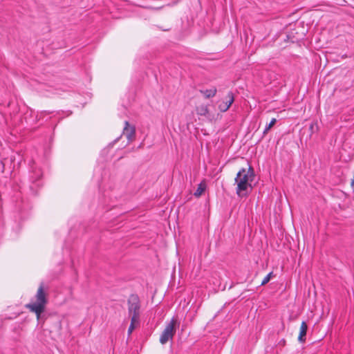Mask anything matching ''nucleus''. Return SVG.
I'll return each instance as SVG.
<instances>
[{"mask_svg": "<svg viewBox=\"0 0 354 354\" xmlns=\"http://www.w3.org/2000/svg\"><path fill=\"white\" fill-rule=\"evenodd\" d=\"M254 179L253 169L250 167L248 169H241L236 174L235 183L236 184V194L243 197L247 195L248 189L252 187L251 183Z\"/></svg>", "mask_w": 354, "mask_h": 354, "instance_id": "nucleus-1", "label": "nucleus"}, {"mask_svg": "<svg viewBox=\"0 0 354 354\" xmlns=\"http://www.w3.org/2000/svg\"><path fill=\"white\" fill-rule=\"evenodd\" d=\"M47 303L46 295L44 290V286L41 284L35 295V300L26 305L30 311L35 313L37 319L40 318L41 314L44 311Z\"/></svg>", "mask_w": 354, "mask_h": 354, "instance_id": "nucleus-2", "label": "nucleus"}, {"mask_svg": "<svg viewBox=\"0 0 354 354\" xmlns=\"http://www.w3.org/2000/svg\"><path fill=\"white\" fill-rule=\"evenodd\" d=\"M176 319L175 318H172L166 325L160 337V342L161 344H165L168 341L173 339V337L176 333Z\"/></svg>", "mask_w": 354, "mask_h": 354, "instance_id": "nucleus-3", "label": "nucleus"}, {"mask_svg": "<svg viewBox=\"0 0 354 354\" xmlns=\"http://www.w3.org/2000/svg\"><path fill=\"white\" fill-rule=\"evenodd\" d=\"M129 315L131 318L140 320V299L137 295H131L128 299Z\"/></svg>", "mask_w": 354, "mask_h": 354, "instance_id": "nucleus-4", "label": "nucleus"}, {"mask_svg": "<svg viewBox=\"0 0 354 354\" xmlns=\"http://www.w3.org/2000/svg\"><path fill=\"white\" fill-rule=\"evenodd\" d=\"M123 134L127 137L129 142H131L136 134L135 127L130 125L128 121H125Z\"/></svg>", "mask_w": 354, "mask_h": 354, "instance_id": "nucleus-5", "label": "nucleus"}, {"mask_svg": "<svg viewBox=\"0 0 354 354\" xmlns=\"http://www.w3.org/2000/svg\"><path fill=\"white\" fill-rule=\"evenodd\" d=\"M227 100L226 101L222 102L218 105V109L221 112L227 111L229 109V108L230 107V106L232 105V104L234 102V95L232 92L228 93V94L227 95Z\"/></svg>", "mask_w": 354, "mask_h": 354, "instance_id": "nucleus-6", "label": "nucleus"}, {"mask_svg": "<svg viewBox=\"0 0 354 354\" xmlns=\"http://www.w3.org/2000/svg\"><path fill=\"white\" fill-rule=\"evenodd\" d=\"M307 329H308V326H307L306 323L305 322H302L301 326H300L299 335L298 337V340L300 342H303L305 341V336L306 335Z\"/></svg>", "mask_w": 354, "mask_h": 354, "instance_id": "nucleus-7", "label": "nucleus"}, {"mask_svg": "<svg viewBox=\"0 0 354 354\" xmlns=\"http://www.w3.org/2000/svg\"><path fill=\"white\" fill-rule=\"evenodd\" d=\"M200 92L204 95L205 98H210L215 96L217 92V89L215 87H212L209 89L201 90Z\"/></svg>", "mask_w": 354, "mask_h": 354, "instance_id": "nucleus-8", "label": "nucleus"}, {"mask_svg": "<svg viewBox=\"0 0 354 354\" xmlns=\"http://www.w3.org/2000/svg\"><path fill=\"white\" fill-rule=\"evenodd\" d=\"M206 189V183L205 181H202L198 186L197 189L194 192V196L196 197L201 196Z\"/></svg>", "mask_w": 354, "mask_h": 354, "instance_id": "nucleus-9", "label": "nucleus"}, {"mask_svg": "<svg viewBox=\"0 0 354 354\" xmlns=\"http://www.w3.org/2000/svg\"><path fill=\"white\" fill-rule=\"evenodd\" d=\"M140 320L136 319V318L131 319V324L128 329V335H130L133 330L139 326Z\"/></svg>", "mask_w": 354, "mask_h": 354, "instance_id": "nucleus-10", "label": "nucleus"}, {"mask_svg": "<svg viewBox=\"0 0 354 354\" xmlns=\"http://www.w3.org/2000/svg\"><path fill=\"white\" fill-rule=\"evenodd\" d=\"M277 122V120L275 118H272L271 120V121L270 122V123L266 125L264 131H263V133L266 134L268 133V131Z\"/></svg>", "mask_w": 354, "mask_h": 354, "instance_id": "nucleus-11", "label": "nucleus"}, {"mask_svg": "<svg viewBox=\"0 0 354 354\" xmlns=\"http://www.w3.org/2000/svg\"><path fill=\"white\" fill-rule=\"evenodd\" d=\"M272 275V272H270L269 274H268L265 277L264 279H263V281H261V286H264L266 285L267 283H268L271 279V277Z\"/></svg>", "mask_w": 354, "mask_h": 354, "instance_id": "nucleus-12", "label": "nucleus"}, {"mask_svg": "<svg viewBox=\"0 0 354 354\" xmlns=\"http://www.w3.org/2000/svg\"><path fill=\"white\" fill-rule=\"evenodd\" d=\"M309 129H310V131H311V133H313L315 132V129H317V122H312L310 125Z\"/></svg>", "mask_w": 354, "mask_h": 354, "instance_id": "nucleus-13", "label": "nucleus"}, {"mask_svg": "<svg viewBox=\"0 0 354 354\" xmlns=\"http://www.w3.org/2000/svg\"><path fill=\"white\" fill-rule=\"evenodd\" d=\"M207 113V108L206 106H201L198 110V113L201 115H205Z\"/></svg>", "mask_w": 354, "mask_h": 354, "instance_id": "nucleus-14", "label": "nucleus"}]
</instances>
